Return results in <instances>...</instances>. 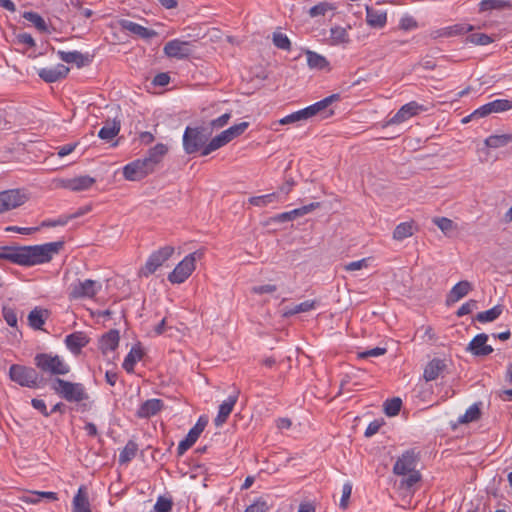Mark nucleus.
Returning <instances> with one entry per match:
<instances>
[{
	"label": "nucleus",
	"instance_id": "49",
	"mask_svg": "<svg viewBox=\"0 0 512 512\" xmlns=\"http://www.w3.org/2000/svg\"><path fill=\"white\" fill-rule=\"evenodd\" d=\"M207 423L208 419L204 416H200L196 424L189 430L188 435L197 441L201 433L204 431Z\"/></svg>",
	"mask_w": 512,
	"mask_h": 512
},
{
	"label": "nucleus",
	"instance_id": "5",
	"mask_svg": "<svg viewBox=\"0 0 512 512\" xmlns=\"http://www.w3.org/2000/svg\"><path fill=\"white\" fill-rule=\"evenodd\" d=\"M210 133L203 127H186L183 134V148L187 154L202 151L207 145Z\"/></svg>",
	"mask_w": 512,
	"mask_h": 512
},
{
	"label": "nucleus",
	"instance_id": "1",
	"mask_svg": "<svg viewBox=\"0 0 512 512\" xmlns=\"http://www.w3.org/2000/svg\"><path fill=\"white\" fill-rule=\"evenodd\" d=\"M63 247L64 241L33 246H2L0 247V259L21 266H34L50 262Z\"/></svg>",
	"mask_w": 512,
	"mask_h": 512
},
{
	"label": "nucleus",
	"instance_id": "41",
	"mask_svg": "<svg viewBox=\"0 0 512 512\" xmlns=\"http://www.w3.org/2000/svg\"><path fill=\"white\" fill-rule=\"evenodd\" d=\"M421 481V474L418 470L408 472L407 477L401 479L399 487L403 490H411L418 482Z\"/></svg>",
	"mask_w": 512,
	"mask_h": 512
},
{
	"label": "nucleus",
	"instance_id": "9",
	"mask_svg": "<svg viewBox=\"0 0 512 512\" xmlns=\"http://www.w3.org/2000/svg\"><path fill=\"white\" fill-rule=\"evenodd\" d=\"M101 285L96 281L87 279L85 281L78 280L69 286V298L77 300L81 298H93L100 290Z\"/></svg>",
	"mask_w": 512,
	"mask_h": 512
},
{
	"label": "nucleus",
	"instance_id": "24",
	"mask_svg": "<svg viewBox=\"0 0 512 512\" xmlns=\"http://www.w3.org/2000/svg\"><path fill=\"white\" fill-rule=\"evenodd\" d=\"M164 407V403L160 399H149L142 403L137 410L136 415L139 418H149L156 415Z\"/></svg>",
	"mask_w": 512,
	"mask_h": 512
},
{
	"label": "nucleus",
	"instance_id": "12",
	"mask_svg": "<svg viewBox=\"0 0 512 512\" xmlns=\"http://www.w3.org/2000/svg\"><path fill=\"white\" fill-rule=\"evenodd\" d=\"M488 335L485 333L477 334L468 344L466 350L475 356H487L493 352V348L487 345Z\"/></svg>",
	"mask_w": 512,
	"mask_h": 512
},
{
	"label": "nucleus",
	"instance_id": "19",
	"mask_svg": "<svg viewBox=\"0 0 512 512\" xmlns=\"http://www.w3.org/2000/svg\"><path fill=\"white\" fill-rule=\"evenodd\" d=\"M239 393L240 391L236 389L234 395L229 396L226 401L220 404L218 415L214 419L215 425L217 427L222 426L227 421L230 413L233 410V407L238 400Z\"/></svg>",
	"mask_w": 512,
	"mask_h": 512
},
{
	"label": "nucleus",
	"instance_id": "28",
	"mask_svg": "<svg viewBox=\"0 0 512 512\" xmlns=\"http://www.w3.org/2000/svg\"><path fill=\"white\" fill-rule=\"evenodd\" d=\"M73 512H92L88 500L86 488L81 486L73 498L72 504Z\"/></svg>",
	"mask_w": 512,
	"mask_h": 512
},
{
	"label": "nucleus",
	"instance_id": "58",
	"mask_svg": "<svg viewBox=\"0 0 512 512\" xmlns=\"http://www.w3.org/2000/svg\"><path fill=\"white\" fill-rule=\"evenodd\" d=\"M478 302L476 300H469L468 302L464 303L456 312V315L458 317H462L464 315H467L471 313L474 309L477 308Z\"/></svg>",
	"mask_w": 512,
	"mask_h": 512
},
{
	"label": "nucleus",
	"instance_id": "39",
	"mask_svg": "<svg viewBox=\"0 0 512 512\" xmlns=\"http://www.w3.org/2000/svg\"><path fill=\"white\" fill-rule=\"evenodd\" d=\"M480 11H489V10H501L505 8H510L511 3L507 0H482L480 2Z\"/></svg>",
	"mask_w": 512,
	"mask_h": 512
},
{
	"label": "nucleus",
	"instance_id": "43",
	"mask_svg": "<svg viewBox=\"0 0 512 512\" xmlns=\"http://www.w3.org/2000/svg\"><path fill=\"white\" fill-rule=\"evenodd\" d=\"M402 400L399 397L388 399L384 403V412L387 416H396L401 410Z\"/></svg>",
	"mask_w": 512,
	"mask_h": 512
},
{
	"label": "nucleus",
	"instance_id": "22",
	"mask_svg": "<svg viewBox=\"0 0 512 512\" xmlns=\"http://www.w3.org/2000/svg\"><path fill=\"white\" fill-rule=\"evenodd\" d=\"M89 343V338L84 332L78 331L69 334L65 338L67 348L74 354L80 353L81 349Z\"/></svg>",
	"mask_w": 512,
	"mask_h": 512
},
{
	"label": "nucleus",
	"instance_id": "64",
	"mask_svg": "<svg viewBox=\"0 0 512 512\" xmlns=\"http://www.w3.org/2000/svg\"><path fill=\"white\" fill-rule=\"evenodd\" d=\"M383 424H384L383 419H381V420L377 419V420L372 421L371 423H369L368 427L366 428L364 435L366 437H371V436L375 435L379 431V429L381 428V426Z\"/></svg>",
	"mask_w": 512,
	"mask_h": 512
},
{
	"label": "nucleus",
	"instance_id": "60",
	"mask_svg": "<svg viewBox=\"0 0 512 512\" xmlns=\"http://www.w3.org/2000/svg\"><path fill=\"white\" fill-rule=\"evenodd\" d=\"M3 317L7 324L11 327H15L17 325V315L14 309L10 307H3Z\"/></svg>",
	"mask_w": 512,
	"mask_h": 512
},
{
	"label": "nucleus",
	"instance_id": "61",
	"mask_svg": "<svg viewBox=\"0 0 512 512\" xmlns=\"http://www.w3.org/2000/svg\"><path fill=\"white\" fill-rule=\"evenodd\" d=\"M386 351V348L375 347L369 350H365L363 352H359L358 357L362 359H366L368 357H378L384 355Z\"/></svg>",
	"mask_w": 512,
	"mask_h": 512
},
{
	"label": "nucleus",
	"instance_id": "7",
	"mask_svg": "<svg viewBox=\"0 0 512 512\" xmlns=\"http://www.w3.org/2000/svg\"><path fill=\"white\" fill-rule=\"evenodd\" d=\"M174 253V247L164 246L153 252L145 265L140 269V276L148 277L153 274L160 266H162Z\"/></svg>",
	"mask_w": 512,
	"mask_h": 512
},
{
	"label": "nucleus",
	"instance_id": "18",
	"mask_svg": "<svg viewBox=\"0 0 512 512\" xmlns=\"http://www.w3.org/2000/svg\"><path fill=\"white\" fill-rule=\"evenodd\" d=\"M319 206H320L319 202H312L308 205L302 206V207L294 209L292 211L278 214L273 218V220L275 222H279V223L288 222V221L294 220L298 217L304 216V215L312 212Z\"/></svg>",
	"mask_w": 512,
	"mask_h": 512
},
{
	"label": "nucleus",
	"instance_id": "10",
	"mask_svg": "<svg viewBox=\"0 0 512 512\" xmlns=\"http://www.w3.org/2000/svg\"><path fill=\"white\" fill-rule=\"evenodd\" d=\"M153 173L143 159H136L123 167V176L128 181H140Z\"/></svg>",
	"mask_w": 512,
	"mask_h": 512
},
{
	"label": "nucleus",
	"instance_id": "23",
	"mask_svg": "<svg viewBox=\"0 0 512 512\" xmlns=\"http://www.w3.org/2000/svg\"><path fill=\"white\" fill-rule=\"evenodd\" d=\"M1 195L3 200L7 203L6 206H8V210L15 209L23 205L28 200L27 195L19 189L2 191Z\"/></svg>",
	"mask_w": 512,
	"mask_h": 512
},
{
	"label": "nucleus",
	"instance_id": "30",
	"mask_svg": "<svg viewBox=\"0 0 512 512\" xmlns=\"http://www.w3.org/2000/svg\"><path fill=\"white\" fill-rule=\"evenodd\" d=\"M144 356V351L140 346H133L123 361V368L128 372L134 371V366L137 361H140Z\"/></svg>",
	"mask_w": 512,
	"mask_h": 512
},
{
	"label": "nucleus",
	"instance_id": "8",
	"mask_svg": "<svg viewBox=\"0 0 512 512\" xmlns=\"http://www.w3.org/2000/svg\"><path fill=\"white\" fill-rule=\"evenodd\" d=\"M419 460L420 452L416 448L408 449L396 460L393 466V473L399 476H406L408 472L416 470Z\"/></svg>",
	"mask_w": 512,
	"mask_h": 512
},
{
	"label": "nucleus",
	"instance_id": "34",
	"mask_svg": "<svg viewBox=\"0 0 512 512\" xmlns=\"http://www.w3.org/2000/svg\"><path fill=\"white\" fill-rule=\"evenodd\" d=\"M512 142V133L510 134H501V135H491L485 139L484 143L489 148H500L508 145Z\"/></svg>",
	"mask_w": 512,
	"mask_h": 512
},
{
	"label": "nucleus",
	"instance_id": "55",
	"mask_svg": "<svg viewBox=\"0 0 512 512\" xmlns=\"http://www.w3.org/2000/svg\"><path fill=\"white\" fill-rule=\"evenodd\" d=\"M269 509V505L267 501L260 497L251 505H249L244 512H267Z\"/></svg>",
	"mask_w": 512,
	"mask_h": 512
},
{
	"label": "nucleus",
	"instance_id": "15",
	"mask_svg": "<svg viewBox=\"0 0 512 512\" xmlns=\"http://www.w3.org/2000/svg\"><path fill=\"white\" fill-rule=\"evenodd\" d=\"M69 71L70 69L67 66L63 64H57L53 68L40 69L38 75L43 81L47 83H54L65 78Z\"/></svg>",
	"mask_w": 512,
	"mask_h": 512
},
{
	"label": "nucleus",
	"instance_id": "59",
	"mask_svg": "<svg viewBox=\"0 0 512 512\" xmlns=\"http://www.w3.org/2000/svg\"><path fill=\"white\" fill-rule=\"evenodd\" d=\"M418 24L412 16H404L401 18L399 28L408 31L417 28Z\"/></svg>",
	"mask_w": 512,
	"mask_h": 512
},
{
	"label": "nucleus",
	"instance_id": "54",
	"mask_svg": "<svg viewBox=\"0 0 512 512\" xmlns=\"http://www.w3.org/2000/svg\"><path fill=\"white\" fill-rule=\"evenodd\" d=\"M316 301L313 300H306L304 302H301L297 304L293 309L288 311L286 315H294L302 312H308L312 310L315 307Z\"/></svg>",
	"mask_w": 512,
	"mask_h": 512
},
{
	"label": "nucleus",
	"instance_id": "48",
	"mask_svg": "<svg viewBox=\"0 0 512 512\" xmlns=\"http://www.w3.org/2000/svg\"><path fill=\"white\" fill-rule=\"evenodd\" d=\"M272 41H273V44L278 49L287 50V51H289L291 49V42H290L289 38L281 32H274Z\"/></svg>",
	"mask_w": 512,
	"mask_h": 512
},
{
	"label": "nucleus",
	"instance_id": "50",
	"mask_svg": "<svg viewBox=\"0 0 512 512\" xmlns=\"http://www.w3.org/2000/svg\"><path fill=\"white\" fill-rule=\"evenodd\" d=\"M248 126H249L248 122H241L239 124L229 127L228 129L224 130V132L229 137V139L232 141L234 138L243 134L245 132V130L248 128Z\"/></svg>",
	"mask_w": 512,
	"mask_h": 512
},
{
	"label": "nucleus",
	"instance_id": "52",
	"mask_svg": "<svg viewBox=\"0 0 512 512\" xmlns=\"http://www.w3.org/2000/svg\"><path fill=\"white\" fill-rule=\"evenodd\" d=\"M332 6L327 2H320L317 5L311 7L308 11L309 16L312 18L318 16H324L327 11L331 10Z\"/></svg>",
	"mask_w": 512,
	"mask_h": 512
},
{
	"label": "nucleus",
	"instance_id": "38",
	"mask_svg": "<svg viewBox=\"0 0 512 512\" xmlns=\"http://www.w3.org/2000/svg\"><path fill=\"white\" fill-rule=\"evenodd\" d=\"M44 314L47 315L48 311L38 308L33 309L28 315L29 325L36 330L41 329L45 323Z\"/></svg>",
	"mask_w": 512,
	"mask_h": 512
},
{
	"label": "nucleus",
	"instance_id": "20",
	"mask_svg": "<svg viewBox=\"0 0 512 512\" xmlns=\"http://www.w3.org/2000/svg\"><path fill=\"white\" fill-rule=\"evenodd\" d=\"M96 180L88 175L78 176L62 181V187L74 192H80L89 189Z\"/></svg>",
	"mask_w": 512,
	"mask_h": 512
},
{
	"label": "nucleus",
	"instance_id": "6",
	"mask_svg": "<svg viewBox=\"0 0 512 512\" xmlns=\"http://www.w3.org/2000/svg\"><path fill=\"white\" fill-rule=\"evenodd\" d=\"M203 255L204 253L201 250H197L187 255L168 275V280L173 284L183 283L195 270L196 260L200 259Z\"/></svg>",
	"mask_w": 512,
	"mask_h": 512
},
{
	"label": "nucleus",
	"instance_id": "57",
	"mask_svg": "<svg viewBox=\"0 0 512 512\" xmlns=\"http://www.w3.org/2000/svg\"><path fill=\"white\" fill-rule=\"evenodd\" d=\"M173 502L169 498L160 496L154 506L155 512H170L172 510Z\"/></svg>",
	"mask_w": 512,
	"mask_h": 512
},
{
	"label": "nucleus",
	"instance_id": "46",
	"mask_svg": "<svg viewBox=\"0 0 512 512\" xmlns=\"http://www.w3.org/2000/svg\"><path fill=\"white\" fill-rule=\"evenodd\" d=\"M309 119L305 109H301L299 111L293 112L278 121L280 125L292 124L295 122L303 121Z\"/></svg>",
	"mask_w": 512,
	"mask_h": 512
},
{
	"label": "nucleus",
	"instance_id": "4",
	"mask_svg": "<svg viewBox=\"0 0 512 512\" xmlns=\"http://www.w3.org/2000/svg\"><path fill=\"white\" fill-rule=\"evenodd\" d=\"M9 377L18 385L28 388H38L42 382V378L35 368L20 364L10 366Z\"/></svg>",
	"mask_w": 512,
	"mask_h": 512
},
{
	"label": "nucleus",
	"instance_id": "40",
	"mask_svg": "<svg viewBox=\"0 0 512 512\" xmlns=\"http://www.w3.org/2000/svg\"><path fill=\"white\" fill-rule=\"evenodd\" d=\"M23 18L31 22L40 32H48V26L45 20L38 13L32 11L24 12Z\"/></svg>",
	"mask_w": 512,
	"mask_h": 512
},
{
	"label": "nucleus",
	"instance_id": "29",
	"mask_svg": "<svg viewBox=\"0 0 512 512\" xmlns=\"http://www.w3.org/2000/svg\"><path fill=\"white\" fill-rule=\"evenodd\" d=\"M445 368L446 364L444 360L434 358L426 365L423 377L427 382L433 381Z\"/></svg>",
	"mask_w": 512,
	"mask_h": 512
},
{
	"label": "nucleus",
	"instance_id": "36",
	"mask_svg": "<svg viewBox=\"0 0 512 512\" xmlns=\"http://www.w3.org/2000/svg\"><path fill=\"white\" fill-rule=\"evenodd\" d=\"M305 54L307 56L308 66L310 68L322 70L328 67L329 62L326 60L324 56L310 50H307Z\"/></svg>",
	"mask_w": 512,
	"mask_h": 512
},
{
	"label": "nucleus",
	"instance_id": "37",
	"mask_svg": "<svg viewBox=\"0 0 512 512\" xmlns=\"http://www.w3.org/2000/svg\"><path fill=\"white\" fill-rule=\"evenodd\" d=\"M138 451V445L133 440H129L123 450L119 454L120 464H126L130 462Z\"/></svg>",
	"mask_w": 512,
	"mask_h": 512
},
{
	"label": "nucleus",
	"instance_id": "56",
	"mask_svg": "<svg viewBox=\"0 0 512 512\" xmlns=\"http://www.w3.org/2000/svg\"><path fill=\"white\" fill-rule=\"evenodd\" d=\"M467 40L475 45H487L492 42V38L484 33H474L468 36Z\"/></svg>",
	"mask_w": 512,
	"mask_h": 512
},
{
	"label": "nucleus",
	"instance_id": "32",
	"mask_svg": "<svg viewBox=\"0 0 512 512\" xmlns=\"http://www.w3.org/2000/svg\"><path fill=\"white\" fill-rule=\"evenodd\" d=\"M472 29L473 27L471 25L455 24L436 31L437 35L435 37H450L455 35H461L471 31Z\"/></svg>",
	"mask_w": 512,
	"mask_h": 512
},
{
	"label": "nucleus",
	"instance_id": "13",
	"mask_svg": "<svg viewBox=\"0 0 512 512\" xmlns=\"http://www.w3.org/2000/svg\"><path fill=\"white\" fill-rule=\"evenodd\" d=\"M423 107L415 101L403 105L397 113L387 121V125L400 124L418 114Z\"/></svg>",
	"mask_w": 512,
	"mask_h": 512
},
{
	"label": "nucleus",
	"instance_id": "51",
	"mask_svg": "<svg viewBox=\"0 0 512 512\" xmlns=\"http://www.w3.org/2000/svg\"><path fill=\"white\" fill-rule=\"evenodd\" d=\"M331 38L334 43H345L348 42L347 30L343 27L337 26L330 30Z\"/></svg>",
	"mask_w": 512,
	"mask_h": 512
},
{
	"label": "nucleus",
	"instance_id": "31",
	"mask_svg": "<svg viewBox=\"0 0 512 512\" xmlns=\"http://www.w3.org/2000/svg\"><path fill=\"white\" fill-rule=\"evenodd\" d=\"M231 140L229 137L225 134L224 131H222L219 135L212 138L207 145L204 147V149L201 151L202 156H207L211 152L223 147L227 143H229Z\"/></svg>",
	"mask_w": 512,
	"mask_h": 512
},
{
	"label": "nucleus",
	"instance_id": "35",
	"mask_svg": "<svg viewBox=\"0 0 512 512\" xmlns=\"http://www.w3.org/2000/svg\"><path fill=\"white\" fill-rule=\"evenodd\" d=\"M502 312H503V306L496 305L489 310L479 312L475 316V320L480 323L493 322L502 314Z\"/></svg>",
	"mask_w": 512,
	"mask_h": 512
},
{
	"label": "nucleus",
	"instance_id": "14",
	"mask_svg": "<svg viewBox=\"0 0 512 512\" xmlns=\"http://www.w3.org/2000/svg\"><path fill=\"white\" fill-rule=\"evenodd\" d=\"M57 55L63 62L74 63L78 68L88 66L93 60V55L89 53L83 54L79 51L65 52L59 50Z\"/></svg>",
	"mask_w": 512,
	"mask_h": 512
},
{
	"label": "nucleus",
	"instance_id": "21",
	"mask_svg": "<svg viewBox=\"0 0 512 512\" xmlns=\"http://www.w3.org/2000/svg\"><path fill=\"white\" fill-rule=\"evenodd\" d=\"M366 22L372 28L381 29L386 25L387 12L366 6Z\"/></svg>",
	"mask_w": 512,
	"mask_h": 512
},
{
	"label": "nucleus",
	"instance_id": "2",
	"mask_svg": "<svg viewBox=\"0 0 512 512\" xmlns=\"http://www.w3.org/2000/svg\"><path fill=\"white\" fill-rule=\"evenodd\" d=\"M51 389L67 402H77L89 399V394L82 383L71 382L59 377H55L50 383Z\"/></svg>",
	"mask_w": 512,
	"mask_h": 512
},
{
	"label": "nucleus",
	"instance_id": "26",
	"mask_svg": "<svg viewBox=\"0 0 512 512\" xmlns=\"http://www.w3.org/2000/svg\"><path fill=\"white\" fill-rule=\"evenodd\" d=\"M340 99V94H332L306 108L305 111L309 118L317 115L318 113L325 111L332 103Z\"/></svg>",
	"mask_w": 512,
	"mask_h": 512
},
{
	"label": "nucleus",
	"instance_id": "53",
	"mask_svg": "<svg viewBox=\"0 0 512 512\" xmlns=\"http://www.w3.org/2000/svg\"><path fill=\"white\" fill-rule=\"evenodd\" d=\"M276 198V193H271L262 196H254L249 198V203L254 206L263 207L271 203Z\"/></svg>",
	"mask_w": 512,
	"mask_h": 512
},
{
	"label": "nucleus",
	"instance_id": "25",
	"mask_svg": "<svg viewBox=\"0 0 512 512\" xmlns=\"http://www.w3.org/2000/svg\"><path fill=\"white\" fill-rule=\"evenodd\" d=\"M472 290V285L469 281H460L452 287L449 294L447 295L446 303L450 305L459 301L461 298L466 296Z\"/></svg>",
	"mask_w": 512,
	"mask_h": 512
},
{
	"label": "nucleus",
	"instance_id": "63",
	"mask_svg": "<svg viewBox=\"0 0 512 512\" xmlns=\"http://www.w3.org/2000/svg\"><path fill=\"white\" fill-rule=\"evenodd\" d=\"M352 493V485L350 483H345L342 488V497L340 500V507L342 509H346L348 507V500Z\"/></svg>",
	"mask_w": 512,
	"mask_h": 512
},
{
	"label": "nucleus",
	"instance_id": "3",
	"mask_svg": "<svg viewBox=\"0 0 512 512\" xmlns=\"http://www.w3.org/2000/svg\"><path fill=\"white\" fill-rule=\"evenodd\" d=\"M34 365L42 374L50 376L67 375L70 366L58 355L51 353H38L34 357Z\"/></svg>",
	"mask_w": 512,
	"mask_h": 512
},
{
	"label": "nucleus",
	"instance_id": "11",
	"mask_svg": "<svg viewBox=\"0 0 512 512\" xmlns=\"http://www.w3.org/2000/svg\"><path fill=\"white\" fill-rule=\"evenodd\" d=\"M189 46L190 42L188 41L173 39L165 44L163 51L170 58L186 59L192 54Z\"/></svg>",
	"mask_w": 512,
	"mask_h": 512
},
{
	"label": "nucleus",
	"instance_id": "42",
	"mask_svg": "<svg viewBox=\"0 0 512 512\" xmlns=\"http://www.w3.org/2000/svg\"><path fill=\"white\" fill-rule=\"evenodd\" d=\"M413 224L409 222H403L396 226L393 232V238L395 240L401 241L407 237L413 235Z\"/></svg>",
	"mask_w": 512,
	"mask_h": 512
},
{
	"label": "nucleus",
	"instance_id": "16",
	"mask_svg": "<svg viewBox=\"0 0 512 512\" xmlns=\"http://www.w3.org/2000/svg\"><path fill=\"white\" fill-rule=\"evenodd\" d=\"M121 29L131 32L134 35L139 36L143 39H150L156 37L158 33L155 30L148 29L140 24L132 22L128 19L119 20Z\"/></svg>",
	"mask_w": 512,
	"mask_h": 512
},
{
	"label": "nucleus",
	"instance_id": "27",
	"mask_svg": "<svg viewBox=\"0 0 512 512\" xmlns=\"http://www.w3.org/2000/svg\"><path fill=\"white\" fill-rule=\"evenodd\" d=\"M120 335L116 329H111L105 333L100 339V349L103 353L114 351L119 344Z\"/></svg>",
	"mask_w": 512,
	"mask_h": 512
},
{
	"label": "nucleus",
	"instance_id": "17",
	"mask_svg": "<svg viewBox=\"0 0 512 512\" xmlns=\"http://www.w3.org/2000/svg\"><path fill=\"white\" fill-rule=\"evenodd\" d=\"M167 152L168 147L165 144L158 143L153 148L148 150L143 160L147 163L148 167L151 168L152 172H154Z\"/></svg>",
	"mask_w": 512,
	"mask_h": 512
},
{
	"label": "nucleus",
	"instance_id": "33",
	"mask_svg": "<svg viewBox=\"0 0 512 512\" xmlns=\"http://www.w3.org/2000/svg\"><path fill=\"white\" fill-rule=\"evenodd\" d=\"M120 126V121L116 119H114L112 123L107 122L106 125L99 130V138L106 141L113 139L119 133Z\"/></svg>",
	"mask_w": 512,
	"mask_h": 512
},
{
	"label": "nucleus",
	"instance_id": "44",
	"mask_svg": "<svg viewBox=\"0 0 512 512\" xmlns=\"http://www.w3.org/2000/svg\"><path fill=\"white\" fill-rule=\"evenodd\" d=\"M487 104L489 106L490 113H500L512 109V100L496 99Z\"/></svg>",
	"mask_w": 512,
	"mask_h": 512
},
{
	"label": "nucleus",
	"instance_id": "45",
	"mask_svg": "<svg viewBox=\"0 0 512 512\" xmlns=\"http://www.w3.org/2000/svg\"><path fill=\"white\" fill-rule=\"evenodd\" d=\"M481 416V410L479 404L471 405L463 416L459 418V423H469L476 421Z\"/></svg>",
	"mask_w": 512,
	"mask_h": 512
},
{
	"label": "nucleus",
	"instance_id": "47",
	"mask_svg": "<svg viewBox=\"0 0 512 512\" xmlns=\"http://www.w3.org/2000/svg\"><path fill=\"white\" fill-rule=\"evenodd\" d=\"M433 223L445 234L449 235L453 230L456 229V224L449 218L436 217L433 219Z\"/></svg>",
	"mask_w": 512,
	"mask_h": 512
},
{
	"label": "nucleus",
	"instance_id": "62",
	"mask_svg": "<svg viewBox=\"0 0 512 512\" xmlns=\"http://www.w3.org/2000/svg\"><path fill=\"white\" fill-rule=\"evenodd\" d=\"M195 442L196 441L187 434L185 439L182 440L178 445L177 455L182 456L188 449H190L195 444Z\"/></svg>",
	"mask_w": 512,
	"mask_h": 512
}]
</instances>
